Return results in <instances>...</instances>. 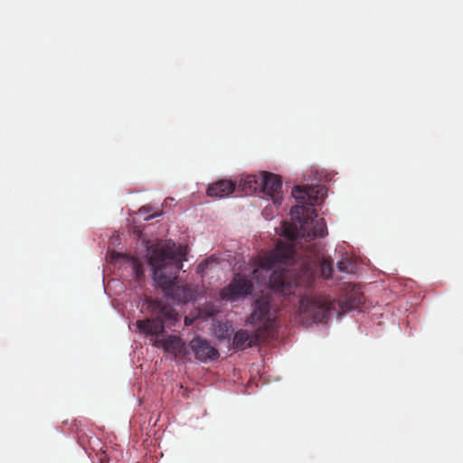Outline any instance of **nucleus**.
I'll return each mask as SVG.
<instances>
[{"label": "nucleus", "mask_w": 463, "mask_h": 463, "mask_svg": "<svg viewBox=\"0 0 463 463\" xmlns=\"http://www.w3.org/2000/svg\"><path fill=\"white\" fill-rule=\"evenodd\" d=\"M293 197L306 204L291 208L290 214L298 219L297 223L284 222L283 235L288 242L279 241L274 250L259 255L253 261L250 278L237 273L227 287L222 288V299L235 301L250 295L253 291V280L260 285H268L269 290L262 292L253 304V310L247 318V323L260 330L269 331L273 328L276 308L270 293L282 296H301L313 277L312 263H297L294 242L298 237L306 241L324 238L327 235L326 222L323 218L317 219L315 204H320L326 195L323 185L295 186Z\"/></svg>", "instance_id": "1"}, {"label": "nucleus", "mask_w": 463, "mask_h": 463, "mask_svg": "<svg viewBox=\"0 0 463 463\" xmlns=\"http://www.w3.org/2000/svg\"><path fill=\"white\" fill-rule=\"evenodd\" d=\"M146 310L150 317L136 322L138 330L156 337L152 343L155 347H162L165 353L172 354L175 358H186L189 350L181 337L170 335L160 338L165 332V326H172L178 320V314L175 308L162 300L148 298Z\"/></svg>", "instance_id": "2"}, {"label": "nucleus", "mask_w": 463, "mask_h": 463, "mask_svg": "<svg viewBox=\"0 0 463 463\" xmlns=\"http://www.w3.org/2000/svg\"><path fill=\"white\" fill-rule=\"evenodd\" d=\"M186 254V247L166 241L154 248L148 256L153 280L165 294L172 298L175 297V291L180 289L176 286V279Z\"/></svg>", "instance_id": "3"}, {"label": "nucleus", "mask_w": 463, "mask_h": 463, "mask_svg": "<svg viewBox=\"0 0 463 463\" xmlns=\"http://www.w3.org/2000/svg\"><path fill=\"white\" fill-rule=\"evenodd\" d=\"M312 263L313 267V277L312 279L306 288L305 292L298 296L299 305L298 313L302 317L303 319L310 320L316 323L326 322L327 318L335 313L340 316L348 310L357 308L364 300L363 294L359 292H352L345 299H339L335 301L329 297H318V298H308L307 293L312 281L315 278V268L316 263L309 257L307 260H303L302 263Z\"/></svg>", "instance_id": "4"}, {"label": "nucleus", "mask_w": 463, "mask_h": 463, "mask_svg": "<svg viewBox=\"0 0 463 463\" xmlns=\"http://www.w3.org/2000/svg\"><path fill=\"white\" fill-rule=\"evenodd\" d=\"M190 348L197 360L207 362L219 357V352L210 343L200 336L193 338L189 344Z\"/></svg>", "instance_id": "5"}, {"label": "nucleus", "mask_w": 463, "mask_h": 463, "mask_svg": "<svg viewBox=\"0 0 463 463\" xmlns=\"http://www.w3.org/2000/svg\"><path fill=\"white\" fill-rule=\"evenodd\" d=\"M263 184H261V192L270 196L275 204H279L280 193L282 189L281 178L274 174L262 172Z\"/></svg>", "instance_id": "6"}, {"label": "nucleus", "mask_w": 463, "mask_h": 463, "mask_svg": "<svg viewBox=\"0 0 463 463\" xmlns=\"http://www.w3.org/2000/svg\"><path fill=\"white\" fill-rule=\"evenodd\" d=\"M258 344L259 335L257 334H250L247 330L240 329L233 336L232 348L234 350H244Z\"/></svg>", "instance_id": "7"}, {"label": "nucleus", "mask_w": 463, "mask_h": 463, "mask_svg": "<svg viewBox=\"0 0 463 463\" xmlns=\"http://www.w3.org/2000/svg\"><path fill=\"white\" fill-rule=\"evenodd\" d=\"M235 183L229 180H220L209 185L207 195L211 197L223 198L235 192Z\"/></svg>", "instance_id": "8"}, {"label": "nucleus", "mask_w": 463, "mask_h": 463, "mask_svg": "<svg viewBox=\"0 0 463 463\" xmlns=\"http://www.w3.org/2000/svg\"><path fill=\"white\" fill-rule=\"evenodd\" d=\"M261 184H263L262 173L260 175H250L240 181L238 188L245 194L261 192Z\"/></svg>", "instance_id": "9"}, {"label": "nucleus", "mask_w": 463, "mask_h": 463, "mask_svg": "<svg viewBox=\"0 0 463 463\" xmlns=\"http://www.w3.org/2000/svg\"><path fill=\"white\" fill-rule=\"evenodd\" d=\"M319 267H320V273L324 278L328 279L331 277L332 270H333L331 261H329L327 260H321Z\"/></svg>", "instance_id": "10"}, {"label": "nucleus", "mask_w": 463, "mask_h": 463, "mask_svg": "<svg viewBox=\"0 0 463 463\" xmlns=\"http://www.w3.org/2000/svg\"><path fill=\"white\" fill-rule=\"evenodd\" d=\"M139 212L141 213L148 214L146 217H145V220H151L155 217L162 215V213H163L162 211L153 212V207L151 205H145V206L141 207Z\"/></svg>", "instance_id": "11"}, {"label": "nucleus", "mask_w": 463, "mask_h": 463, "mask_svg": "<svg viewBox=\"0 0 463 463\" xmlns=\"http://www.w3.org/2000/svg\"><path fill=\"white\" fill-rule=\"evenodd\" d=\"M133 270L135 272V277H136L137 280H140L144 278V276H145L144 269L140 262L135 261L133 263Z\"/></svg>", "instance_id": "12"}, {"label": "nucleus", "mask_w": 463, "mask_h": 463, "mask_svg": "<svg viewBox=\"0 0 463 463\" xmlns=\"http://www.w3.org/2000/svg\"><path fill=\"white\" fill-rule=\"evenodd\" d=\"M216 335L219 338H226L229 336V327L226 324H220L216 328Z\"/></svg>", "instance_id": "13"}, {"label": "nucleus", "mask_w": 463, "mask_h": 463, "mask_svg": "<svg viewBox=\"0 0 463 463\" xmlns=\"http://www.w3.org/2000/svg\"><path fill=\"white\" fill-rule=\"evenodd\" d=\"M99 460L101 461V463L109 462V458H108L107 453L105 451H102L99 454Z\"/></svg>", "instance_id": "14"}, {"label": "nucleus", "mask_w": 463, "mask_h": 463, "mask_svg": "<svg viewBox=\"0 0 463 463\" xmlns=\"http://www.w3.org/2000/svg\"><path fill=\"white\" fill-rule=\"evenodd\" d=\"M338 268H339V269H340V270H342V271H345V270L347 269V267H346V264H345V261H340V262L338 263Z\"/></svg>", "instance_id": "15"}, {"label": "nucleus", "mask_w": 463, "mask_h": 463, "mask_svg": "<svg viewBox=\"0 0 463 463\" xmlns=\"http://www.w3.org/2000/svg\"><path fill=\"white\" fill-rule=\"evenodd\" d=\"M188 323H190V320H188L187 318H185V324L187 325Z\"/></svg>", "instance_id": "16"}, {"label": "nucleus", "mask_w": 463, "mask_h": 463, "mask_svg": "<svg viewBox=\"0 0 463 463\" xmlns=\"http://www.w3.org/2000/svg\"><path fill=\"white\" fill-rule=\"evenodd\" d=\"M188 323H190V320H188L187 318H185V324L187 325Z\"/></svg>", "instance_id": "17"}]
</instances>
